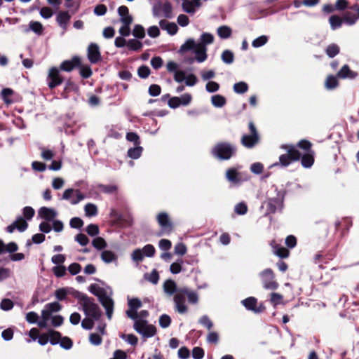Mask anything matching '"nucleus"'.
<instances>
[{"label": "nucleus", "instance_id": "nucleus-17", "mask_svg": "<svg viewBox=\"0 0 359 359\" xmlns=\"http://www.w3.org/2000/svg\"><path fill=\"white\" fill-rule=\"evenodd\" d=\"M174 302L176 306V310L180 313H184L187 311L188 308L185 304V295L182 290L174 297Z\"/></svg>", "mask_w": 359, "mask_h": 359}, {"label": "nucleus", "instance_id": "nucleus-5", "mask_svg": "<svg viewBox=\"0 0 359 359\" xmlns=\"http://www.w3.org/2000/svg\"><path fill=\"white\" fill-rule=\"evenodd\" d=\"M263 287L266 290H276L279 284L276 280L273 271L270 269H265L259 273Z\"/></svg>", "mask_w": 359, "mask_h": 359}, {"label": "nucleus", "instance_id": "nucleus-21", "mask_svg": "<svg viewBox=\"0 0 359 359\" xmlns=\"http://www.w3.org/2000/svg\"><path fill=\"white\" fill-rule=\"evenodd\" d=\"M259 140V135H243L241 137V144L247 148H252L256 144L258 143Z\"/></svg>", "mask_w": 359, "mask_h": 359}, {"label": "nucleus", "instance_id": "nucleus-64", "mask_svg": "<svg viewBox=\"0 0 359 359\" xmlns=\"http://www.w3.org/2000/svg\"><path fill=\"white\" fill-rule=\"evenodd\" d=\"M204 355V350L201 347L196 346L192 349V357L194 359H202Z\"/></svg>", "mask_w": 359, "mask_h": 359}, {"label": "nucleus", "instance_id": "nucleus-25", "mask_svg": "<svg viewBox=\"0 0 359 359\" xmlns=\"http://www.w3.org/2000/svg\"><path fill=\"white\" fill-rule=\"evenodd\" d=\"M194 53L196 55V60L198 62H204L208 57L207 48L204 47L203 45L197 44V46L194 50Z\"/></svg>", "mask_w": 359, "mask_h": 359}, {"label": "nucleus", "instance_id": "nucleus-37", "mask_svg": "<svg viewBox=\"0 0 359 359\" xmlns=\"http://www.w3.org/2000/svg\"><path fill=\"white\" fill-rule=\"evenodd\" d=\"M337 76L334 75H329L326 80L325 86L327 89H334L337 88L339 85V81L337 80Z\"/></svg>", "mask_w": 359, "mask_h": 359}, {"label": "nucleus", "instance_id": "nucleus-31", "mask_svg": "<svg viewBox=\"0 0 359 359\" xmlns=\"http://www.w3.org/2000/svg\"><path fill=\"white\" fill-rule=\"evenodd\" d=\"M48 335L49 337L48 341H50V343L52 345L57 344L60 342L62 337L61 333L54 330H50L48 332Z\"/></svg>", "mask_w": 359, "mask_h": 359}, {"label": "nucleus", "instance_id": "nucleus-44", "mask_svg": "<svg viewBox=\"0 0 359 359\" xmlns=\"http://www.w3.org/2000/svg\"><path fill=\"white\" fill-rule=\"evenodd\" d=\"M339 50L340 49L338 45L332 43L327 47L325 53L330 57L332 58L339 54Z\"/></svg>", "mask_w": 359, "mask_h": 359}, {"label": "nucleus", "instance_id": "nucleus-29", "mask_svg": "<svg viewBox=\"0 0 359 359\" xmlns=\"http://www.w3.org/2000/svg\"><path fill=\"white\" fill-rule=\"evenodd\" d=\"M217 33L221 39H228L232 34V29L226 25H222L217 28Z\"/></svg>", "mask_w": 359, "mask_h": 359}, {"label": "nucleus", "instance_id": "nucleus-19", "mask_svg": "<svg viewBox=\"0 0 359 359\" xmlns=\"http://www.w3.org/2000/svg\"><path fill=\"white\" fill-rule=\"evenodd\" d=\"M71 19V15L68 11H60L56 17V22L58 25L66 31L67 29V25Z\"/></svg>", "mask_w": 359, "mask_h": 359}, {"label": "nucleus", "instance_id": "nucleus-57", "mask_svg": "<svg viewBox=\"0 0 359 359\" xmlns=\"http://www.w3.org/2000/svg\"><path fill=\"white\" fill-rule=\"evenodd\" d=\"M98 187L101 191L106 193V194L115 193V192H116V191L118 189V188L116 185H112V184H108V185L100 184V185H99Z\"/></svg>", "mask_w": 359, "mask_h": 359}, {"label": "nucleus", "instance_id": "nucleus-51", "mask_svg": "<svg viewBox=\"0 0 359 359\" xmlns=\"http://www.w3.org/2000/svg\"><path fill=\"white\" fill-rule=\"evenodd\" d=\"M93 246L97 250H102L107 247L105 240L102 237H96L93 240Z\"/></svg>", "mask_w": 359, "mask_h": 359}, {"label": "nucleus", "instance_id": "nucleus-39", "mask_svg": "<svg viewBox=\"0 0 359 359\" xmlns=\"http://www.w3.org/2000/svg\"><path fill=\"white\" fill-rule=\"evenodd\" d=\"M89 291L99 299L106 294L104 290L100 287L97 284L93 283L89 286Z\"/></svg>", "mask_w": 359, "mask_h": 359}, {"label": "nucleus", "instance_id": "nucleus-20", "mask_svg": "<svg viewBox=\"0 0 359 359\" xmlns=\"http://www.w3.org/2000/svg\"><path fill=\"white\" fill-rule=\"evenodd\" d=\"M358 73L352 71L348 65H344L337 72V76L339 79H355L357 77Z\"/></svg>", "mask_w": 359, "mask_h": 359}, {"label": "nucleus", "instance_id": "nucleus-3", "mask_svg": "<svg viewBox=\"0 0 359 359\" xmlns=\"http://www.w3.org/2000/svg\"><path fill=\"white\" fill-rule=\"evenodd\" d=\"M236 151V148L228 142H219L212 148V154L219 160L230 159Z\"/></svg>", "mask_w": 359, "mask_h": 359}, {"label": "nucleus", "instance_id": "nucleus-24", "mask_svg": "<svg viewBox=\"0 0 359 359\" xmlns=\"http://www.w3.org/2000/svg\"><path fill=\"white\" fill-rule=\"evenodd\" d=\"M121 21L123 24V26H122L119 29L120 34L123 36H129L130 33V25L133 22V18L128 17V18H121Z\"/></svg>", "mask_w": 359, "mask_h": 359}, {"label": "nucleus", "instance_id": "nucleus-1", "mask_svg": "<svg viewBox=\"0 0 359 359\" xmlns=\"http://www.w3.org/2000/svg\"><path fill=\"white\" fill-rule=\"evenodd\" d=\"M312 143L305 139L299 140L296 144H282L280 148L286 153L279 156V161L273 166L286 168L292 163L300 161L304 168H310L315 161V152L312 149Z\"/></svg>", "mask_w": 359, "mask_h": 359}, {"label": "nucleus", "instance_id": "nucleus-2", "mask_svg": "<svg viewBox=\"0 0 359 359\" xmlns=\"http://www.w3.org/2000/svg\"><path fill=\"white\" fill-rule=\"evenodd\" d=\"M74 297L82 306L83 311L86 316L92 317L95 320L100 319L102 312L93 298L89 297L86 294L80 292H76Z\"/></svg>", "mask_w": 359, "mask_h": 359}, {"label": "nucleus", "instance_id": "nucleus-7", "mask_svg": "<svg viewBox=\"0 0 359 359\" xmlns=\"http://www.w3.org/2000/svg\"><path fill=\"white\" fill-rule=\"evenodd\" d=\"M157 222L161 226L158 236L168 235L173 231V224L166 212H161L156 217Z\"/></svg>", "mask_w": 359, "mask_h": 359}, {"label": "nucleus", "instance_id": "nucleus-22", "mask_svg": "<svg viewBox=\"0 0 359 359\" xmlns=\"http://www.w3.org/2000/svg\"><path fill=\"white\" fill-rule=\"evenodd\" d=\"M39 215L46 221H52L56 217V212L53 209L41 207L39 210Z\"/></svg>", "mask_w": 359, "mask_h": 359}, {"label": "nucleus", "instance_id": "nucleus-55", "mask_svg": "<svg viewBox=\"0 0 359 359\" xmlns=\"http://www.w3.org/2000/svg\"><path fill=\"white\" fill-rule=\"evenodd\" d=\"M182 7L184 12L189 14H194L196 11L195 8H194V4H192V1L189 0L184 1L182 4Z\"/></svg>", "mask_w": 359, "mask_h": 359}, {"label": "nucleus", "instance_id": "nucleus-63", "mask_svg": "<svg viewBox=\"0 0 359 359\" xmlns=\"http://www.w3.org/2000/svg\"><path fill=\"white\" fill-rule=\"evenodd\" d=\"M86 231L87 233L90 236H95L100 232L98 226L94 224H90L88 225Z\"/></svg>", "mask_w": 359, "mask_h": 359}, {"label": "nucleus", "instance_id": "nucleus-45", "mask_svg": "<svg viewBox=\"0 0 359 359\" xmlns=\"http://www.w3.org/2000/svg\"><path fill=\"white\" fill-rule=\"evenodd\" d=\"M84 210L87 217H93L97 215V208L93 203H87L84 207Z\"/></svg>", "mask_w": 359, "mask_h": 359}, {"label": "nucleus", "instance_id": "nucleus-11", "mask_svg": "<svg viewBox=\"0 0 359 359\" xmlns=\"http://www.w3.org/2000/svg\"><path fill=\"white\" fill-rule=\"evenodd\" d=\"M160 12L162 13V15L165 18H172V7L169 1H165L163 4H160L158 7L155 6L154 8V15L156 16L160 15Z\"/></svg>", "mask_w": 359, "mask_h": 359}, {"label": "nucleus", "instance_id": "nucleus-33", "mask_svg": "<svg viewBox=\"0 0 359 359\" xmlns=\"http://www.w3.org/2000/svg\"><path fill=\"white\" fill-rule=\"evenodd\" d=\"M143 148L140 145L135 146L128 150V156L133 159L139 158L142 153Z\"/></svg>", "mask_w": 359, "mask_h": 359}, {"label": "nucleus", "instance_id": "nucleus-41", "mask_svg": "<svg viewBox=\"0 0 359 359\" xmlns=\"http://www.w3.org/2000/svg\"><path fill=\"white\" fill-rule=\"evenodd\" d=\"M127 46L130 50L138 51L142 49L143 45L137 39H130L127 41Z\"/></svg>", "mask_w": 359, "mask_h": 359}, {"label": "nucleus", "instance_id": "nucleus-50", "mask_svg": "<svg viewBox=\"0 0 359 359\" xmlns=\"http://www.w3.org/2000/svg\"><path fill=\"white\" fill-rule=\"evenodd\" d=\"M221 57L224 63L231 64L234 60V55L232 51L229 50H225L222 52Z\"/></svg>", "mask_w": 359, "mask_h": 359}, {"label": "nucleus", "instance_id": "nucleus-23", "mask_svg": "<svg viewBox=\"0 0 359 359\" xmlns=\"http://www.w3.org/2000/svg\"><path fill=\"white\" fill-rule=\"evenodd\" d=\"M159 25L161 29L166 30L170 35H175L178 31V27L175 22H170L165 20H161Z\"/></svg>", "mask_w": 359, "mask_h": 359}, {"label": "nucleus", "instance_id": "nucleus-14", "mask_svg": "<svg viewBox=\"0 0 359 359\" xmlns=\"http://www.w3.org/2000/svg\"><path fill=\"white\" fill-rule=\"evenodd\" d=\"M79 66H81V58L78 56H74L69 60L63 61L60 65V69L69 72Z\"/></svg>", "mask_w": 359, "mask_h": 359}, {"label": "nucleus", "instance_id": "nucleus-52", "mask_svg": "<svg viewBox=\"0 0 359 359\" xmlns=\"http://www.w3.org/2000/svg\"><path fill=\"white\" fill-rule=\"evenodd\" d=\"M267 41L268 37L262 35L254 39L252 42V46L255 48H259L266 44Z\"/></svg>", "mask_w": 359, "mask_h": 359}, {"label": "nucleus", "instance_id": "nucleus-62", "mask_svg": "<svg viewBox=\"0 0 359 359\" xmlns=\"http://www.w3.org/2000/svg\"><path fill=\"white\" fill-rule=\"evenodd\" d=\"M143 254L149 257H151L156 252L155 248L151 244H147L142 248Z\"/></svg>", "mask_w": 359, "mask_h": 359}, {"label": "nucleus", "instance_id": "nucleus-13", "mask_svg": "<svg viewBox=\"0 0 359 359\" xmlns=\"http://www.w3.org/2000/svg\"><path fill=\"white\" fill-rule=\"evenodd\" d=\"M270 245L272 248V252L279 258L285 259L290 256V250L281 245L276 243L274 240L271 241Z\"/></svg>", "mask_w": 359, "mask_h": 359}, {"label": "nucleus", "instance_id": "nucleus-47", "mask_svg": "<svg viewBox=\"0 0 359 359\" xmlns=\"http://www.w3.org/2000/svg\"><path fill=\"white\" fill-rule=\"evenodd\" d=\"M133 35L137 39H143L145 36L144 27L141 25H135L133 30Z\"/></svg>", "mask_w": 359, "mask_h": 359}, {"label": "nucleus", "instance_id": "nucleus-38", "mask_svg": "<svg viewBox=\"0 0 359 359\" xmlns=\"http://www.w3.org/2000/svg\"><path fill=\"white\" fill-rule=\"evenodd\" d=\"M214 41V36L210 33H203L201 36V41L198 43V45H203L206 47L207 45L212 43Z\"/></svg>", "mask_w": 359, "mask_h": 359}, {"label": "nucleus", "instance_id": "nucleus-48", "mask_svg": "<svg viewBox=\"0 0 359 359\" xmlns=\"http://www.w3.org/2000/svg\"><path fill=\"white\" fill-rule=\"evenodd\" d=\"M185 297L188 298V301L190 304H195L198 302V294L194 292H189L187 289L182 290Z\"/></svg>", "mask_w": 359, "mask_h": 359}, {"label": "nucleus", "instance_id": "nucleus-43", "mask_svg": "<svg viewBox=\"0 0 359 359\" xmlns=\"http://www.w3.org/2000/svg\"><path fill=\"white\" fill-rule=\"evenodd\" d=\"M233 88L236 93L243 94L248 90V85L244 81H240L236 83Z\"/></svg>", "mask_w": 359, "mask_h": 359}, {"label": "nucleus", "instance_id": "nucleus-27", "mask_svg": "<svg viewBox=\"0 0 359 359\" xmlns=\"http://www.w3.org/2000/svg\"><path fill=\"white\" fill-rule=\"evenodd\" d=\"M282 205V202L278 198H271L267 203V210L270 213H275L277 209Z\"/></svg>", "mask_w": 359, "mask_h": 359}, {"label": "nucleus", "instance_id": "nucleus-60", "mask_svg": "<svg viewBox=\"0 0 359 359\" xmlns=\"http://www.w3.org/2000/svg\"><path fill=\"white\" fill-rule=\"evenodd\" d=\"M128 307L132 309L133 310H137L142 306L140 299L136 297L128 299Z\"/></svg>", "mask_w": 359, "mask_h": 359}, {"label": "nucleus", "instance_id": "nucleus-32", "mask_svg": "<svg viewBox=\"0 0 359 359\" xmlns=\"http://www.w3.org/2000/svg\"><path fill=\"white\" fill-rule=\"evenodd\" d=\"M197 46V43L195 42V41L192 39H189L186 41V42L182 44L180 47V53H185L189 50H194Z\"/></svg>", "mask_w": 359, "mask_h": 359}, {"label": "nucleus", "instance_id": "nucleus-56", "mask_svg": "<svg viewBox=\"0 0 359 359\" xmlns=\"http://www.w3.org/2000/svg\"><path fill=\"white\" fill-rule=\"evenodd\" d=\"M1 97L6 104H11L12 100L10 97L13 94V90L11 88H4L1 91Z\"/></svg>", "mask_w": 359, "mask_h": 359}, {"label": "nucleus", "instance_id": "nucleus-58", "mask_svg": "<svg viewBox=\"0 0 359 359\" xmlns=\"http://www.w3.org/2000/svg\"><path fill=\"white\" fill-rule=\"evenodd\" d=\"M171 324V318L167 314H163L159 318V325L162 328H167Z\"/></svg>", "mask_w": 359, "mask_h": 359}, {"label": "nucleus", "instance_id": "nucleus-59", "mask_svg": "<svg viewBox=\"0 0 359 359\" xmlns=\"http://www.w3.org/2000/svg\"><path fill=\"white\" fill-rule=\"evenodd\" d=\"M53 272L57 278H61L66 274V267L64 265H59L53 267Z\"/></svg>", "mask_w": 359, "mask_h": 359}, {"label": "nucleus", "instance_id": "nucleus-34", "mask_svg": "<svg viewBox=\"0 0 359 359\" xmlns=\"http://www.w3.org/2000/svg\"><path fill=\"white\" fill-rule=\"evenodd\" d=\"M343 22V18H341L337 15H331L329 18V22L332 29H336L341 27Z\"/></svg>", "mask_w": 359, "mask_h": 359}, {"label": "nucleus", "instance_id": "nucleus-9", "mask_svg": "<svg viewBox=\"0 0 359 359\" xmlns=\"http://www.w3.org/2000/svg\"><path fill=\"white\" fill-rule=\"evenodd\" d=\"M86 196L79 189L72 188L66 189L62 195V199L69 201L72 205H76L83 200Z\"/></svg>", "mask_w": 359, "mask_h": 359}, {"label": "nucleus", "instance_id": "nucleus-8", "mask_svg": "<svg viewBox=\"0 0 359 359\" xmlns=\"http://www.w3.org/2000/svg\"><path fill=\"white\" fill-rule=\"evenodd\" d=\"M64 79L60 74V69L58 68L53 67L49 69V72L47 76V82L48 86L50 89H53L61 85Z\"/></svg>", "mask_w": 359, "mask_h": 359}, {"label": "nucleus", "instance_id": "nucleus-18", "mask_svg": "<svg viewBox=\"0 0 359 359\" xmlns=\"http://www.w3.org/2000/svg\"><path fill=\"white\" fill-rule=\"evenodd\" d=\"M226 178L228 181L234 184H238L243 181L241 173L235 168H229L226 171Z\"/></svg>", "mask_w": 359, "mask_h": 359}, {"label": "nucleus", "instance_id": "nucleus-12", "mask_svg": "<svg viewBox=\"0 0 359 359\" xmlns=\"http://www.w3.org/2000/svg\"><path fill=\"white\" fill-rule=\"evenodd\" d=\"M88 59L92 64L101 60V53L97 44L91 43L88 47Z\"/></svg>", "mask_w": 359, "mask_h": 359}, {"label": "nucleus", "instance_id": "nucleus-6", "mask_svg": "<svg viewBox=\"0 0 359 359\" xmlns=\"http://www.w3.org/2000/svg\"><path fill=\"white\" fill-rule=\"evenodd\" d=\"M134 329L145 338L152 337L156 334V327L154 325L148 324L146 320H136Z\"/></svg>", "mask_w": 359, "mask_h": 359}, {"label": "nucleus", "instance_id": "nucleus-40", "mask_svg": "<svg viewBox=\"0 0 359 359\" xmlns=\"http://www.w3.org/2000/svg\"><path fill=\"white\" fill-rule=\"evenodd\" d=\"M29 29L38 35H41L43 33V27L42 24L37 21H31L29 22Z\"/></svg>", "mask_w": 359, "mask_h": 359}, {"label": "nucleus", "instance_id": "nucleus-35", "mask_svg": "<svg viewBox=\"0 0 359 359\" xmlns=\"http://www.w3.org/2000/svg\"><path fill=\"white\" fill-rule=\"evenodd\" d=\"M102 259L106 263H110L117 259V256L110 250H104L101 254Z\"/></svg>", "mask_w": 359, "mask_h": 359}, {"label": "nucleus", "instance_id": "nucleus-10", "mask_svg": "<svg viewBox=\"0 0 359 359\" xmlns=\"http://www.w3.org/2000/svg\"><path fill=\"white\" fill-rule=\"evenodd\" d=\"M242 304L246 309L252 311L255 313H262L266 309L263 303H261L257 306V299L254 297H250L243 299L242 301Z\"/></svg>", "mask_w": 359, "mask_h": 359}, {"label": "nucleus", "instance_id": "nucleus-54", "mask_svg": "<svg viewBox=\"0 0 359 359\" xmlns=\"http://www.w3.org/2000/svg\"><path fill=\"white\" fill-rule=\"evenodd\" d=\"M95 320L92 317L86 316L81 322V327L85 330H91L94 327Z\"/></svg>", "mask_w": 359, "mask_h": 359}, {"label": "nucleus", "instance_id": "nucleus-46", "mask_svg": "<svg viewBox=\"0 0 359 359\" xmlns=\"http://www.w3.org/2000/svg\"><path fill=\"white\" fill-rule=\"evenodd\" d=\"M126 139L128 142H133L135 146L140 145L141 144L140 136L135 132L127 133Z\"/></svg>", "mask_w": 359, "mask_h": 359}, {"label": "nucleus", "instance_id": "nucleus-16", "mask_svg": "<svg viewBox=\"0 0 359 359\" xmlns=\"http://www.w3.org/2000/svg\"><path fill=\"white\" fill-rule=\"evenodd\" d=\"M28 227V224L22 217H19L17 219L13 222L11 225L6 227V231L11 233L15 229H18L19 231H25Z\"/></svg>", "mask_w": 359, "mask_h": 359}, {"label": "nucleus", "instance_id": "nucleus-61", "mask_svg": "<svg viewBox=\"0 0 359 359\" xmlns=\"http://www.w3.org/2000/svg\"><path fill=\"white\" fill-rule=\"evenodd\" d=\"M234 211L238 215H245L248 211V206L244 202H241L236 205Z\"/></svg>", "mask_w": 359, "mask_h": 359}, {"label": "nucleus", "instance_id": "nucleus-36", "mask_svg": "<svg viewBox=\"0 0 359 359\" xmlns=\"http://www.w3.org/2000/svg\"><path fill=\"white\" fill-rule=\"evenodd\" d=\"M211 102L213 106L216 107H222L225 105L226 98L221 95H215L211 97Z\"/></svg>", "mask_w": 359, "mask_h": 359}, {"label": "nucleus", "instance_id": "nucleus-26", "mask_svg": "<svg viewBox=\"0 0 359 359\" xmlns=\"http://www.w3.org/2000/svg\"><path fill=\"white\" fill-rule=\"evenodd\" d=\"M334 257V254L329 253L323 255L322 252H318L314 257L315 264H319L320 262L327 263L328 261L332 260Z\"/></svg>", "mask_w": 359, "mask_h": 359}, {"label": "nucleus", "instance_id": "nucleus-53", "mask_svg": "<svg viewBox=\"0 0 359 359\" xmlns=\"http://www.w3.org/2000/svg\"><path fill=\"white\" fill-rule=\"evenodd\" d=\"M151 73V70L147 65H142L137 69V74L141 79H147Z\"/></svg>", "mask_w": 359, "mask_h": 359}, {"label": "nucleus", "instance_id": "nucleus-15", "mask_svg": "<svg viewBox=\"0 0 359 359\" xmlns=\"http://www.w3.org/2000/svg\"><path fill=\"white\" fill-rule=\"evenodd\" d=\"M102 306L106 310V315L109 320H111L112 318L113 312H114V301L113 299L108 297L106 294H104L99 299Z\"/></svg>", "mask_w": 359, "mask_h": 359}, {"label": "nucleus", "instance_id": "nucleus-49", "mask_svg": "<svg viewBox=\"0 0 359 359\" xmlns=\"http://www.w3.org/2000/svg\"><path fill=\"white\" fill-rule=\"evenodd\" d=\"M144 278L150 283L156 285L159 280V274L156 269H154L150 273H145Z\"/></svg>", "mask_w": 359, "mask_h": 359}, {"label": "nucleus", "instance_id": "nucleus-42", "mask_svg": "<svg viewBox=\"0 0 359 359\" xmlns=\"http://www.w3.org/2000/svg\"><path fill=\"white\" fill-rule=\"evenodd\" d=\"M79 68V74L83 79H88L92 74L93 72L89 65H82L78 67Z\"/></svg>", "mask_w": 359, "mask_h": 359}, {"label": "nucleus", "instance_id": "nucleus-4", "mask_svg": "<svg viewBox=\"0 0 359 359\" xmlns=\"http://www.w3.org/2000/svg\"><path fill=\"white\" fill-rule=\"evenodd\" d=\"M62 305L57 302H53L45 305L44 309L41 311V320L38 323L41 328L47 327V322L50 319L52 313H57L62 309Z\"/></svg>", "mask_w": 359, "mask_h": 359}, {"label": "nucleus", "instance_id": "nucleus-30", "mask_svg": "<svg viewBox=\"0 0 359 359\" xmlns=\"http://www.w3.org/2000/svg\"><path fill=\"white\" fill-rule=\"evenodd\" d=\"M163 289L166 293L172 295L177 291V285L174 280L169 279L164 282Z\"/></svg>", "mask_w": 359, "mask_h": 359}, {"label": "nucleus", "instance_id": "nucleus-28", "mask_svg": "<svg viewBox=\"0 0 359 359\" xmlns=\"http://www.w3.org/2000/svg\"><path fill=\"white\" fill-rule=\"evenodd\" d=\"M343 20L344 22L347 23L349 25H354L359 18V16L357 13H353L350 11L346 12L343 15Z\"/></svg>", "mask_w": 359, "mask_h": 359}]
</instances>
